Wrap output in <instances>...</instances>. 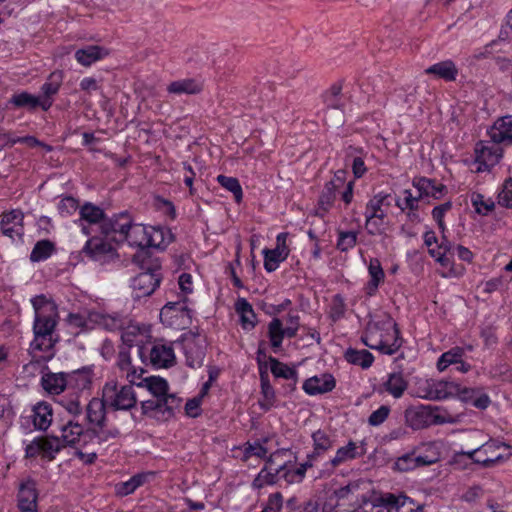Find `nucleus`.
<instances>
[{
	"instance_id": "46",
	"label": "nucleus",
	"mask_w": 512,
	"mask_h": 512,
	"mask_svg": "<svg viewBox=\"0 0 512 512\" xmlns=\"http://www.w3.org/2000/svg\"><path fill=\"white\" fill-rule=\"evenodd\" d=\"M453 249V243L447 239L446 235H442L440 244L436 248L429 249V254L441 265L447 266L450 263L448 254H451Z\"/></svg>"
},
{
	"instance_id": "64",
	"label": "nucleus",
	"mask_w": 512,
	"mask_h": 512,
	"mask_svg": "<svg viewBox=\"0 0 512 512\" xmlns=\"http://www.w3.org/2000/svg\"><path fill=\"white\" fill-rule=\"evenodd\" d=\"M498 203L506 208H512V180L504 181L502 191L498 196Z\"/></svg>"
},
{
	"instance_id": "24",
	"label": "nucleus",
	"mask_w": 512,
	"mask_h": 512,
	"mask_svg": "<svg viewBox=\"0 0 512 512\" xmlns=\"http://www.w3.org/2000/svg\"><path fill=\"white\" fill-rule=\"evenodd\" d=\"M109 409L108 405L101 398H92L86 406V423L87 427L98 425L107 421L106 410Z\"/></svg>"
},
{
	"instance_id": "51",
	"label": "nucleus",
	"mask_w": 512,
	"mask_h": 512,
	"mask_svg": "<svg viewBox=\"0 0 512 512\" xmlns=\"http://www.w3.org/2000/svg\"><path fill=\"white\" fill-rule=\"evenodd\" d=\"M291 454L290 449H279L268 457L266 465L274 467V471L281 473V470H284L289 462H293L291 459H287Z\"/></svg>"
},
{
	"instance_id": "57",
	"label": "nucleus",
	"mask_w": 512,
	"mask_h": 512,
	"mask_svg": "<svg viewBox=\"0 0 512 512\" xmlns=\"http://www.w3.org/2000/svg\"><path fill=\"white\" fill-rule=\"evenodd\" d=\"M433 381L434 379H417L414 386V396L421 399L431 400L433 395Z\"/></svg>"
},
{
	"instance_id": "14",
	"label": "nucleus",
	"mask_w": 512,
	"mask_h": 512,
	"mask_svg": "<svg viewBox=\"0 0 512 512\" xmlns=\"http://www.w3.org/2000/svg\"><path fill=\"white\" fill-rule=\"evenodd\" d=\"M20 512H38V491L33 479L23 481L17 495Z\"/></svg>"
},
{
	"instance_id": "17",
	"label": "nucleus",
	"mask_w": 512,
	"mask_h": 512,
	"mask_svg": "<svg viewBox=\"0 0 512 512\" xmlns=\"http://www.w3.org/2000/svg\"><path fill=\"white\" fill-rule=\"evenodd\" d=\"M24 215L20 210H12L3 214L0 228L2 233L12 240L20 239L24 234Z\"/></svg>"
},
{
	"instance_id": "36",
	"label": "nucleus",
	"mask_w": 512,
	"mask_h": 512,
	"mask_svg": "<svg viewBox=\"0 0 512 512\" xmlns=\"http://www.w3.org/2000/svg\"><path fill=\"white\" fill-rule=\"evenodd\" d=\"M147 230L149 226L132 222L124 241H127L130 246L145 248L148 245Z\"/></svg>"
},
{
	"instance_id": "32",
	"label": "nucleus",
	"mask_w": 512,
	"mask_h": 512,
	"mask_svg": "<svg viewBox=\"0 0 512 512\" xmlns=\"http://www.w3.org/2000/svg\"><path fill=\"white\" fill-rule=\"evenodd\" d=\"M384 390L398 399L401 398L408 388V381L402 372H392L387 375V379L382 384Z\"/></svg>"
},
{
	"instance_id": "41",
	"label": "nucleus",
	"mask_w": 512,
	"mask_h": 512,
	"mask_svg": "<svg viewBox=\"0 0 512 512\" xmlns=\"http://www.w3.org/2000/svg\"><path fill=\"white\" fill-rule=\"evenodd\" d=\"M147 231H148L147 247L164 249L172 241L171 232L163 227L149 226V230H147Z\"/></svg>"
},
{
	"instance_id": "21",
	"label": "nucleus",
	"mask_w": 512,
	"mask_h": 512,
	"mask_svg": "<svg viewBox=\"0 0 512 512\" xmlns=\"http://www.w3.org/2000/svg\"><path fill=\"white\" fill-rule=\"evenodd\" d=\"M430 413V405H420L406 409L404 416L407 425L414 430H418L431 425Z\"/></svg>"
},
{
	"instance_id": "3",
	"label": "nucleus",
	"mask_w": 512,
	"mask_h": 512,
	"mask_svg": "<svg viewBox=\"0 0 512 512\" xmlns=\"http://www.w3.org/2000/svg\"><path fill=\"white\" fill-rule=\"evenodd\" d=\"M102 398L112 410H130L136 406L137 397L132 385H119L111 380L102 389Z\"/></svg>"
},
{
	"instance_id": "28",
	"label": "nucleus",
	"mask_w": 512,
	"mask_h": 512,
	"mask_svg": "<svg viewBox=\"0 0 512 512\" xmlns=\"http://www.w3.org/2000/svg\"><path fill=\"white\" fill-rule=\"evenodd\" d=\"M413 186L418 190L419 197L421 198L432 197L434 199H439L446 191L445 185L425 177L415 179L413 181Z\"/></svg>"
},
{
	"instance_id": "13",
	"label": "nucleus",
	"mask_w": 512,
	"mask_h": 512,
	"mask_svg": "<svg viewBox=\"0 0 512 512\" xmlns=\"http://www.w3.org/2000/svg\"><path fill=\"white\" fill-rule=\"evenodd\" d=\"M183 350L187 366L199 368L203 365L206 345L204 339L195 335L187 336L183 340Z\"/></svg>"
},
{
	"instance_id": "11",
	"label": "nucleus",
	"mask_w": 512,
	"mask_h": 512,
	"mask_svg": "<svg viewBox=\"0 0 512 512\" xmlns=\"http://www.w3.org/2000/svg\"><path fill=\"white\" fill-rule=\"evenodd\" d=\"M288 233H279L276 237V247L274 249H264V268L267 272H273L279 264L287 259L290 250L286 244Z\"/></svg>"
},
{
	"instance_id": "49",
	"label": "nucleus",
	"mask_w": 512,
	"mask_h": 512,
	"mask_svg": "<svg viewBox=\"0 0 512 512\" xmlns=\"http://www.w3.org/2000/svg\"><path fill=\"white\" fill-rule=\"evenodd\" d=\"M161 316L170 317H186L190 319V310L187 308L186 299L178 302H168L161 309Z\"/></svg>"
},
{
	"instance_id": "45",
	"label": "nucleus",
	"mask_w": 512,
	"mask_h": 512,
	"mask_svg": "<svg viewBox=\"0 0 512 512\" xmlns=\"http://www.w3.org/2000/svg\"><path fill=\"white\" fill-rule=\"evenodd\" d=\"M386 217L387 213L371 214L365 217V228L369 235L379 236L386 231Z\"/></svg>"
},
{
	"instance_id": "31",
	"label": "nucleus",
	"mask_w": 512,
	"mask_h": 512,
	"mask_svg": "<svg viewBox=\"0 0 512 512\" xmlns=\"http://www.w3.org/2000/svg\"><path fill=\"white\" fill-rule=\"evenodd\" d=\"M41 384L45 391L50 394L58 395L64 391L68 383L66 373H45L41 378Z\"/></svg>"
},
{
	"instance_id": "43",
	"label": "nucleus",
	"mask_w": 512,
	"mask_h": 512,
	"mask_svg": "<svg viewBox=\"0 0 512 512\" xmlns=\"http://www.w3.org/2000/svg\"><path fill=\"white\" fill-rule=\"evenodd\" d=\"M345 359L350 364L360 366L362 369H368L374 362L372 353L365 349L348 348L345 352Z\"/></svg>"
},
{
	"instance_id": "15",
	"label": "nucleus",
	"mask_w": 512,
	"mask_h": 512,
	"mask_svg": "<svg viewBox=\"0 0 512 512\" xmlns=\"http://www.w3.org/2000/svg\"><path fill=\"white\" fill-rule=\"evenodd\" d=\"M132 222L131 215L127 211H123L105 219L101 224V232L106 236L117 234L119 239L124 241Z\"/></svg>"
},
{
	"instance_id": "59",
	"label": "nucleus",
	"mask_w": 512,
	"mask_h": 512,
	"mask_svg": "<svg viewBox=\"0 0 512 512\" xmlns=\"http://www.w3.org/2000/svg\"><path fill=\"white\" fill-rule=\"evenodd\" d=\"M346 312V303L342 295L336 294L333 296L330 305V318L333 321H338L344 317Z\"/></svg>"
},
{
	"instance_id": "6",
	"label": "nucleus",
	"mask_w": 512,
	"mask_h": 512,
	"mask_svg": "<svg viewBox=\"0 0 512 512\" xmlns=\"http://www.w3.org/2000/svg\"><path fill=\"white\" fill-rule=\"evenodd\" d=\"M475 163L477 164V171H488L494 167L503 156V149L500 143L481 140L476 143L475 149Z\"/></svg>"
},
{
	"instance_id": "4",
	"label": "nucleus",
	"mask_w": 512,
	"mask_h": 512,
	"mask_svg": "<svg viewBox=\"0 0 512 512\" xmlns=\"http://www.w3.org/2000/svg\"><path fill=\"white\" fill-rule=\"evenodd\" d=\"M286 327H283L281 319L275 317L268 324V338L271 348L276 353L280 351L285 337L293 338L300 327V317L297 313L290 312L286 317Z\"/></svg>"
},
{
	"instance_id": "61",
	"label": "nucleus",
	"mask_w": 512,
	"mask_h": 512,
	"mask_svg": "<svg viewBox=\"0 0 512 512\" xmlns=\"http://www.w3.org/2000/svg\"><path fill=\"white\" fill-rule=\"evenodd\" d=\"M429 418L431 425H442L446 423H454L455 418L449 414L446 410L440 409L439 407L430 406Z\"/></svg>"
},
{
	"instance_id": "23",
	"label": "nucleus",
	"mask_w": 512,
	"mask_h": 512,
	"mask_svg": "<svg viewBox=\"0 0 512 512\" xmlns=\"http://www.w3.org/2000/svg\"><path fill=\"white\" fill-rule=\"evenodd\" d=\"M436 461V457L422 456L411 452L399 457L394 463V468L398 471L406 472L420 466L431 465Z\"/></svg>"
},
{
	"instance_id": "60",
	"label": "nucleus",
	"mask_w": 512,
	"mask_h": 512,
	"mask_svg": "<svg viewBox=\"0 0 512 512\" xmlns=\"http://www.w3.org/2000/svg\"><path fill=\"white\" fill-rule=\"evenodd\" d=\"M68 383H75L78 389H86L91 385V375L89 370L83 369L67 374Z\"/></svg>"
},
{
	"instance_id": "9",
	"label": "nucleus",
	"mask_w": 512,
	"mask_h": 512,
	"mask_svg": "<svg viewBox=\"0 0 512 512\" xmlns=\"http://www.w3.org/2000/svg\"><path fill=\"white\" fill-rule=\"evenodd\" d=\"M501 448L510 449L511 446L498 439L490 438L488 441L478 446L480 460H476V464L487 469L503 462L508 456H504L499 452Z\"/></svg>"
},
{
	"instance_id": "53",
	"label": "nucleus",
	"mask_w": 512,
	"mask_h": 512,
	"mask_svg": "<svg viewBox=\"0 0 512 512\" xmlns=\"http://www.w3.org/2000/svg\"><path fill=\"white\" fill-rule=\"evenodd\" d=\"M217 182L226 190L230 191L236 202H240L243 197L242 187L239 183V180L235 177H229L225 175H218Z\"/></svg>"
},
{
	"instance_id": "34",
	"label": "nucleus",
	"mask_w": 512,
	"mask_h": 512,
	"mask_svg": "<svg viewBox=\"0 0 512 512\" xmlns=\"http://www.w3.org/2000/svg\"><path fill=\"white\" fill-rule=\"evenodd\" d=\"M109 51L101 46H88L79 49L75 53L76 60L84 66H89L92 63L103 59L108 55Z\"/></svg>"
},
{
	"instance_id": "5",
	"label": "nucleus",
	"mask_w": 512,
	"mask_h": 512,
	"mask_svg": "<svg viewBox=\"0 0 512 512\" xmlns=\"http://www.w3.org/2000/svg\"><path fill=\"white\" fill-rule=\"evenodd\" d=\"M138 356L142 362L149 363L156 368H168L175 363V353L171 344L157 342L151 348L138 346Z\"/></svg>"
},
{
	"instance_id": "26",
	"label": "nucleus",
	"mask_w": 512,
	"mask_h": 512,
	"mask_svg": "<svg viewBox=\"0 0 512 512\" xmlns=\"http://www.w3.org/2000/svg\"><path fill=\"white\" fill-rule=\"evenodd\" d=\"M202 90L203 82L198 78L178 79L167 86L170 94H199Z\"/></svg>"
},
{
	"instance_id": "44",
	"label": "nucleus",
	"mask_w": 512,
	"mask_h": 512,
	"mask_svg": "<svg viewBox=\"0 0 512 512\" xmlns=\"http://www.w3.org/2000/svg\"><path fill=\"white\" fill-rule=\"evenodd\" d=\"M148 391L154 396V398H165L171 396L172 393H168L169 385L164 378L158 376H151L144 378V385Z\"/></svg>"
},
{
	"instance_id": "19",
	"label": "nucleus",
	"mask_w": 512,
	"mask_h": 512,
	"mask_svg": "<svg viewBox=\"0 0 512 512\" xmlns=\"http://www.w3.org/2000/svg\"><path fill=\"white\" fill-rule=\"evenodd\" d=\"M335 378L328 373L310 377L303 383V390L308 395L324 394L335 388Z\"/></svg>"
},
{
	"instance_id": "30",
	"label": "nucleus",
	"mask_w": 512,
	"mask_h": 512,
	"mask_svg": "<svg viewBox=\"0 0 512 512\" xmlns=\"http://www.w3.org/2000/svg\"><path fill=\"white\" fill-rule=\"evenodd\" d=\"M269 363L271 373L277 378L290 380L291 383L288 384L289 391H294L298 382L297 371L274 357H269Z\"/></svg>"
},
{
	"instance_id": "2",
	"label": "nucleus",
	"mask_w": 512,
	"mask_h": 512,
	"mask_svg": "<svg viewBox=\"0 0 512 512\" xmlns=\"http://www.w3.org/2000/svg\"><path fill=\"white\" fill-rule=\"evenodd\" d=\"M399 334L397 324L390 316L385 315L380 319L368 322L362 341L371 349L379 350L386 355H393L402 345Z\"/></svg>"
},
{
	"instance_id": "20",
	"label": "nucleus",
	"mask_w": 512,
	"mask_h": 512,
	"mask_svg": "<svg viewBox=\"0 0 512 512\" xmlns=\"http://www.w3.org/2000/svg\"><path fill=\"white\" fill-rule=\"evenodd\" d=\"M363 454V451H359L357 443L349 441L347 445L337 449L335 456L325 464L326 469L334 470L336 467L361 457Z\"/></svg>"
},
{
	"instance_id": "54",
	"label": "nucleus",
	"mask_w": 512,
	"mask_h": 512,
	"mask_svg": "<svg viewBox=\"0 0 512 512\" xmlns=\"http://www.w3.org/2000/svg\"><path fill=\"white\" fill-rule=\"evenodd\" d=\"M283 479L288 484L300 483L303 481V469L297 468L293 462H289L284 470L279 473V480Z\"/></svg>"
},
{
	"instance_id": "38",
	"label": "nucleus",
	"mask_w": 512,
	"mask_h": 512,
	"mask_svg": "<svg viewBox=\"0 0 512 512\" xmlns=\"http://www.w3.org/2000/svg\"><path fill=\"white\" fill-rule=\"evenodd\" d=\"M10 104L14 107L24 108L29 112L38 109L46 111L52 106V98H11Z\"/></svg>"
},
{
	"instance_id": "50",
	"label": "nucleus",
	"mask_w": 512,
	"mask_h": 512,
	"mask_svg": "<svg viewBox=\"0 0 512 512\" xmlns=\"http://www.w3.org/2000/svg\"><path fill=\"white\" fill-rule=\"evenodd\" d=\"M54 244L50 240L38 241L30 254V260L32 262H40L48 259L54 252Z\"/></svg>"
},
{
	"instance_id": "12",
	"label": "nucleus",
	"mask_w": 512,
	"mask_h": 512,
	"mask_svg": "<svg viewBox=\"0 0 512 512\" xmlns=\"http://www.w3.org/2000/svg\"><path fill=\"white\" fill-rule=\"evenodd\" d=\"M121 435L116 426L108 424V420L98 425L87 427L84 434V444L91 442L97 445L111 443Z\"/></svg>"
},
{
	"instance_id": "47",
	"label": "nucleus",
	"mask_w": 512,
	"mask_h": 512,
	"mask_svg": "<svg viewBox=\"0 0 512 512\" xmlns=\"http://www.w3.org/2000/svg\"><path fill=\"white\" fill-rule=\"evenodd\" d=\"M465 351L461 347H453L449 351L444 352L437 361V369L442 372L451 365H456L464 357Z\"/></svg>"
},
{
	"instance_id": "35",
	"label": "nucleus",
	"mask_w": 512,
	"mask_h": 512,
	"mask_svg": "<svg viewBox=\"0 0 512 512\" xmlns=\"http://www.w3.org/2000/svg\"><path fill=\"white\" fill-rule=\"evenodd\" d=\"M425 72L433 74L445 81H453L458 75V69L451 60L441 61L428 67Z\"/></svg>"
},
{
	"instance_id": "40",
	"label": "nucleus",
	"mask_w": 512,
	"mask_h": 512,
	"mask_svg": "<svg viewBox=\"0 0 512 512\" xmlns=\"http://www.w3.org/2000/svg\"><path fill=\"white\" fill-rule=\"evenodd\" d=\"M432 401L454 397L459 391V384L453 381L434 380Z\"/></svg>"
},
{
	"instance_id": "56",
	"label": "nucleus",
	"mask_w": 512,
	"mask_h": 512,
	"mask_svg": "<svg viewBox=\"0 0 512 512\" xmlns=\"http://www.w3.org/2000/svg\"><path fill=\"white\" fill-rule=\"evenodd\" d=\"M314 451L313 454H316L318 457L324 453L325 451L332 448V441L329 436L322 430H317L312 434Z\"/></svg>"
},
{
	"instance_id": "16",
	"label": "nucleus",
	"mask_w": 512,
	"mask_h": 512,
	"mask_svg": "<svg viewBox=\"0 0 512 512\" xmlns=\"http://www.w3.org/2000/svg\"><path fill=\"white\" fill-rule=\"evenodd\" d=\"M88 319L98 327L110 332L123 330L129 323L128 318L120 313L108 314L94 311L89 313Z\"/></svg>"
},
{
	"instance_id": "37",
	"label": "nucleus",
	"mask_w": 512,
	"mask_h": 512,
	"mask_svg": "<svg viewBox=\"0 0 512 512\" xmlns=\"http://www.w3.org/2000/svg\"><path fill=\"white\" fill-rule=\"evenodd\" d=\"M260 383H261V395L262 398L259 400L260 407L268 411L270 410L275 402V391L269 381V376L266 370L260 369Z\"/></svg>"
},
{
	"instance_id": "10",
	"label": "nucleus",
	"mask_w": 512,
	"mask_h": 512,
	"mask_svg": "<svg viewBox=\"0 0 512 512\" xmlns=\"http://www.w3.org/2000/svg\"><path fill=\"white\" fill-rule=\"evenodd\" d=\"M182 399L176 394H171L165 398H155L141 402L142 412L148 414L156 412L162 414L164 418L171 417L176 410L181 407Z\"/></svg>"
},
{
	"instance_id": "8",
	"label": "nucleus",
	"mask_w": 512,
	"mask_h": 512,
	"mask_svg": "<svg viewBox=\"0 0 512 512\" xmlns=\"http://www.w3.org/2000/svg\"><path fill=\"white\" fill-rule=\"evenodd\" d=\"M160 282L161 273L159 269H149L139 273L131 282L133 298L141 299L150 296L160 285Z\"/></svg>"
},
{
	"instance_id": "55",
	"label": "nucleus",
	"mask_w": 512,
	"mask_h": 512,
	"mask_svg": "<svg viewBox=\"0 0 512 512\" xmlns=\"http://www.w3.org/2000/svg\"><path fill=\"white\" fill-rule=\"evenodd\" d=\"M356 153L361 154L362 150L349 146L347 149V156L353 157L352 160V172L356 178H361L367 171L365 166L364 159L361 155H356Z\"/></svg>"
},
{
	"instance_id": "29",
	"label": "nucleus",
	"mask_w": 512,
	"mask_h": 512,
	"mask_svg": "<svg viewBox=\"0 0 512 512\" xmlns=\"http://www.w3.org/2000/svg\"><path fill=\"white\" fill-rule=\"evenodd\" d=\"M85 431L81 424L68 420L66 424L61 426V436L59 438L64 447L74 446L81 440L84 442Z\"/></svg>"
},
{
	"instance_id": "18",
	"label": "nucleus",
	"mask_w": 512,
	"mask_h": 512,
	"mask_svg": "<svg viewBox=\"0 0 512 512\" xmlns=\"http://www.w3.org/2000/svg\"><path fill=\"white\" fill-rule=\"evenodd\" d=\"M82 251L86 256L95 261H102L106 257H113L115 254L112 244L101 237L90 238Z\"/></svg>"
},
{
	"instance_id": "63",
	"label": "nucleus",
	"mask_w": 512,
	"mask_h": 512,
	"mask_svg": "<svg viewBox=\"0 0 512 512\" xmlns=\"http://www.w3.org/2000/svg\"><path fill=\"white\" fill-rule=\"evenodd\" d=\"M82 92L87 94H103V84L101 80L94 77H85L80 82Z\"/></svg>"
},
{
	"instance_id": "39",
	"label": "nucleus",
	"mask_w": 512,
	"mask_h": 512,
	"mask_svg": "<svg viewBox=\"0 0 512 512\" xmlns=\"http://www.w3.org/2000/svg\"><path fill=\"white\" fill-rule=\"evenodd\" d=\"M336 188L337 186L334 181H329L325 184L324 189L319 196L317 215L324 217L331 209L336 198Z\"/></svg>"
},
{
	"instance_id": "22",
	"label": "nucleus",
	"mask_w": 512,
	"mask_h": 512,
	"mask_svg": "<svg viewBox=\"0 0 512 512\" xmlns=\"http://www.w3.org/2000/svg\"><path fill=\"white\" fill-rule=\"evenodd\" d=\"M491 140L498 143L509 142L512 144V115L503 116L495 121L488 130Z\"/></svg>"
},
{
	"instance_id": "52",
	"label": "nucleus",
	"mask_w": 512,
	"mask_h": 512,
	"mask_svg": "<svg viewBox=\"0 0 512 512\" xmlns=\"http://www.w3.org/2000/svg\"><path fill=\"white\" fill-rule=\"evenodd\" d=\"M389 198L388 194L385 193H378L374 197H372L366 204L364 216L368 217L371 214H380V213H386L383 209V206H389L390 203L387 202V199Z\"/></svg>"
},
{
	"instance_id": "7",
	"label": "nucleus",
	"mask_w": 512,
	"mask_h": 512,
	"mask_svg": "<svg viewBox=\"0 0 512 512\" xmlns=\"http://www.w3.org/2000/svg\"><path fill=\"white\" fill-rule=\"evenodd\" d=\"M63 448L64 445L59 437H37L26 445L25 456L35 458L41 455L42 458L52 461Z\"/></svg>"
},
{
	"instance_id": "62",
	"label": "nucleus",
	"mask_w": 512,
	"mask_h": 512,
	"mask_svg": "<svg viewBox=\"0 0 512 512\" xmlns=\"http://www.w3.org/2000/svg\"><path fill=\"white\" fill-rule=\"evenodd\" d=\"M61 83L62 73L58 71L51 73L46 82L42 86L44 96H52L56 94Z\"/></svg>"
},
{
	"instance_id": "58",
	"label": "nucleus",
	"mask_w": 512,
	"mask_h": 512,
	"mask_svg": "<svg viewBox=\"0 0 512 512\" xmlns=\"http://www.w3.org/2000/svg\"><path fill=\"white\" fill-rule=\"evenodd\" d=\"M357 244V232L354 231H339L337 239V249L341 252H347L354 248Z\"/></svg>"
},
{
	"instance_id": "25",
	"label": "nucleus",
	"mask_w": 512,
	"mask_h": 512,
	"mask_svg": "<svg viewBox=\"0 0 512 512\" xmlns=\"http://www.w3.org/2000/svg\"><path fill=\"white\" fill-rule=\"evenodd\" d=\"M380 502L386 506L389 511L395 509V512H421L420 508L414 509L413 501L404 495H394L387 493L381 496Z\"/></svg>"
},
{
	"instance_id": "48",
	"label": "nucleus",
	"mask_w": 512,
	"mask_h": 512,
	"mask_svg": "<svg viewBox=\"0 0 512 512\" xmlns=\"http://www.w3.org/2000/svg\"><path fill=\"white\" fill-rule=\"evenodd\" d=\"M279 481V473L274 471V467L265 466L260 470L252 482L254 489H261L267 485H273Z\"/></svg>"
},
{
	"instance_id": "33",
	"label": "nucleus",
	"mask_w": 512,
	"mask_h": 512,
	"mask_svg": "<svg viewBox=\"0 0 512 512\" xmlns=\"http://www.w3.org/2000/svg\"><path fill=\"white\" fill-rule=\"evenodd\" d=\"M52 407L46 402H39L33 407V424L38 430L45 431L52 423Z\"/></svg>"
},
{
	"instance_id": "27",
	"label": "nucleus",
	"mask_w": 512,
	"mask_h": 512,
	"mask_svg": "<svg viewBox=\"0 0 512 512\" xmlns=\"http://www.w3.org/2000/svg\"><path fill=\"white\" fill-rule=\"evenodd\" d=\"M79 214V222H81L82 225V232L86 235H89L90 231L85 225L82 224V222H87L88 224H102V222L105 220V213L103 209L90 202H86L83 206L80 207Z\"/></svg>"
},
{
	"instance_id": "1",
	"label": "nucleus",
	"mask_w": 512,
	"mask_h": 512,
	"mask_svg": "<svg viewBox=\"0 0 512 512\" xmlns=\"http://www.w3.org/2000/svg\"><path fill=\"white\" fill-rule=\"evenodd\" d=\"M32 305L35 310V319L33 324L34 339L30 344L32 351H41L50 353L55 341L53 333L58 323V311L54 303L49 302L44 296H37L32 299Z\"/></svg>"
},
{
	"instance_id": "42",
	"label": "nucleus",
	"mask_w": 512,
	"mask_h": 512,
	"mask_svg": "<svg viewBox=\"0 0 512 512\" xmlns=\"http://www.w3.org/2000/svg\"><path fill=\"white\" fill-rule=\"evenodd\" d=\"M154 477V472H142L132 476L129 480L120 483L117 486V493L126 496L133 493L138 487L142 486Z\"/></svg>"
}]
</instances>
